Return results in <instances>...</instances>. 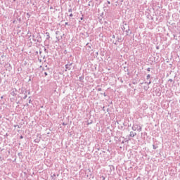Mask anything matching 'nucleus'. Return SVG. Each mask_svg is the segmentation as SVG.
<instances>
[{
  "instance_id": "nucleus-1",
  "label": "nucleus",
  "mask_w": 180,
  "mask_h": 180,
  "mask_svg": "<svg viewBox=\"0 0 180 180\" xmlns=\"http://www.w3.org/2000/svg\"><path fill=\"white\" fill-rule=\"evenodd\" d=\"M132 130H134V131H136V130H137V131H141V130H143V128H141V126H140V124H134L132 127H131Z\"/></svg>"
},
{
  "instance_id": "nucleus-2",
  "label": "nucleus",
  "mask_w": 180,
  "mask_h": 180,
  "mask_svg": "<svg viewBox=\"0 0 180 180\" xmlns=\"http://www.w3.org/2000/svg\"><path fill=\"white\" fill-rule=\"evenodd\" d=\"M33 41H37V43H41V41H43V39L41 38V35H40L39 32L37 33L36 39H33Z\"/></svg>"
},
{
  "instance_id": "nucleus-3",
  "label": "nucleus",
  "mask_w": 180,
  "mask_h": 180,
  "mask_svg": "<svg viewBox=\"0 0 180 180\" xmlns=\"http://www.w3.org/2000/svg\"><path fill=\"white\" fill-rule=\"evenodd\" d=\"M42 34H46V36L45 42L48 41V43H50V41H51V37H50V32H46V31H44Z\"/></svg>"
},
{
  "instance_id": "nucleus-4",
  "label": "nucleus",
  "mask_w": 180,
  "mask_h": 180,
  "mask_svg": "<svg viewBox=\"0 0 180 180\" xmlns=\"http://www.w3.org/2000/svg\"><path fill=\"white\" fill-rule=\"evenodd\" d=\"M72 64H74V63L68 61V63L66 65H65V71L67 72V70L68 71H70L71 70V68H72Z\"/></svg>"
},
{
  "instance_id": "nucleus-5",
  "label": "nucleus",
  "mask_w": 180,
  "mask_h": 180,
  "mask_svg": "<svg viewBox=\"0 0 180 180\" xmlns=\"http://www.w3.org/2000/svg\"><path fill=\"white\" fill-rule=\"evenodd\" d=\"M60 31H56V40L58 41H60V40L63 39V35H60Z\"/></svg>"
},
{
  "instance_id": "nucleus-6",
  "label": "nucleus",
  "mask_w": 180,
  "mask_h": 180,
  "mask_svg": "<svg viewBox=\"0 0 180 180\" xmlns=\"http://www.w3.org/2000/svg\"><path fill=\"white\" fill-rule=\"evenodd\" d=\"M5 68L6 71L11 72L12 71V65H11V63H7L5 65Z\"/></svg>"
},
{
  "instance_id": "nucleus-7",
  "label": "nucleus",
  "mask_w": 180,
  "mask_h": 180,
  "mask_svg": "<svg viewBox=\"0 0 180 180\" xmlns=\"http://www.w3.org/2000/svg\"><path fill=\"white\" fill-rule=\"evenodd\" d=\"M122 30L124 32L126 29H127V26H129V24L126 21H123L122 22Z\"/></svg>"
},
{
  "instance_id": "nucleus-8",
  "label": "nucleus",
  "mask_w": 180,
  "mask_h": 180,
  "mask_svg": "<svg viewBox=\"0 0 180 180\" xmlns=\"http://www.w3.org/2000/svg\"><path fill=\"white\" fill-rule=\"evenodd\" d=\"M124 32L127 33L126 36H130L133 34V32L130 30V26H127V29Z\"/></svg>"
},
{
  "instance_id": "nucleus-9",
  "label": "nucleus",
  "mask_w": 180,
  "mask_h": 180,
  "mask_svg": "<svg viewBox=\"0 0 180 180\" xmlns=\"http://www.w3.org/2000/svg\"><path fill=\"white\" fill-rule=\"evenodd\" d=\"M65 16H69V20L70 22H74V20H75V18H72V16H74V14L70 13V15H68V13H65Z\"/></svg>"
},
{
  "instance_id": "nucleus-10",
  "label": "nucleus",
  "mask_w": 180,
  "mask_h": 180,
  "mask_svg": "<svg viewBox=\"0 0 180 180\" xmlns=\"http://www.w3.org/2000/svg\"><path fill=\"white\" fill-rule=\"evenodd\" d=\"M155 93L156 94V96H161V89H156Z\"/></svg>"
},
{
  "instance_id": "nucleus-11",
  "label": "nucleus",
  "mask_w": 180,
  "mask_h": 180,
  "mask_svg": "<svg viewBox=\"0 0 180 180\" xmlns=\"http://www.w3.org/2000/svg\"><path fill=\"white\" fill-rule=\"evenodd\" d=\"M20 94H22L23 95H26V94H27V89L22 87L21 88V91L20 92Z\"/></svg>"
},
{
  "instance_id": "nucleus-12",
  "label": "nucleus",
  "mask_w": 180,
  "mask_h": 180,
  "mask_svg": "<svg viewBox=\"0 0 180 180\" xmlns=\"http://www.w3.org/2000/svg\"><path fill=\"white\" fill-rule=\"evenodd\" d=\"M108 167L110 168L109 172L110 174H112V172L115 171V166L110 165Z\"/></svg>"
},
{
  "instance_id": "nucleus-13",
  "label": "nucleus",
  "mask_w": 180,
  "mask_h": 180,
  "mask_svg": "<svg viewBox=\"0 0 180 180\" xmlns=\"http://www.w3.org/2000/svg\"><path fill=\"white\" fill-rule=\"evenodd\" d=\"M122 139H124V140H125V143H129V141H130V140H131V138L128 135L126 136V138L122 137Z\"/></svg>"
},
{
  "instance_id": "nucleus-14",
  "label": "nucleus",
  "mask_w": 180,
  "mask_h": 180,
  "mask_svg": "<svg viewBox=\"0 0 180 180\" xmlns=\"http://www.w3.org/2000/svg\"><path fill=\"white\" fill-rule=\"evenodd\" d=\"M110 25H111V22H110H110L108 23V21H104V26H105V27H106L107 29H108V27H109V26H110Z\"/></svg>"
},
{
  "instance_id": "nucleus-15",
  "label": "nucleus",
  "mask_w": 180,
  "mask_h": 180,
  "mask_svg": "<svg viewBox=\"0 0 180 180\" xmlns=\"http://www.w3.org/2000/svg\"><path fill=\"white\" fill-rule=\"evenodd\" d=\"M94 148H96V150H97L98 151H99L101 150V146L99 145V143H96Z\"/></svg>"
},
{
  "instance_id": "nucleus-16",
  "label": "nucleus",
  "mask_w": 180,
  "mask_h": 180,
  "mask_svg": "<svg viewBox=\"0 0 180 180\" xmlns=\"http://www.w3.org/2000/svg\"><path fill=\"white\" fill-rule=\"evenodd\" d=\"M124 39L122 38V37H117V40L116 41H118V43H122V41H123Z\"/></svg>"
},
{
  "instance_id": "nucleus-17",
  "label": "nucleus",
  "mask_w": 180,
  "mask_h": 180,
  "mask_svg": "<svg viewBox=\"0 0 180 180\" xmlns=\"http://www.w3.org/2000/svg\"><path fill=\"white\" fill-rule=\"evenodd\" d=\"M136 134H137L134 133V131H131L130 134L128 136L131 139L132 137H134V136H136Z\"/></svg>"
},
{
  "instance_id": "nucleus-18",
  "label": "nucleus",
  "mask_w": 180,
  "mask_h": 180,
  "mask_svg": "<svg viewBox=\"0 0 180 180\" xmlns=\"http://www.w3.org/2000/svg\"><path fill=\"white\" fill-rule=\"evenodd\" d=\"M18 155L20 160H22L23 158V154L22 152L18 153Z\"/></svg>"
},
{
  "instance_id": "nucleus-19",
  "label": "nucleus",
  "mask_w": 180,
  "mask_h": 180,
  "mask_svg": "<svg viewBox=\"0 0 180 180\" xmlns=\"http://www.w3.org/2000/svg\"><path fill=\"white\" fill-rule=\"evenodd\" d=\"M11 95H12V96H16V95H18V94L15 93V90H13L11 92Z\"/></svg>"
},
{
  "instance_id": "nucleus-20",
  "label": "nucleus",
  "mask_w": 180,
  "mask_h": 180,
  "mask_svg": "<svg viewBox=\"0 0 180 180\" xmlns=\"http://www.w3.org/2000/svg\"><path fill=\"white\" fill-rule=\"evenodd\" d=\"M40 139L41 137L34 139V143H40Z\"/></svg>"
},
{
  "instance_id": "nucleus-21",
  "label": "nucleus",
  "mask_w": 180,
  "mask_h": 180,
  "mask_svg": "<svg viewBox=\"0 0 180 180\" xmlns=\"http://www.w3.org/2000/svg\"><path fill=\"white\" fill-rule=\"evenodd\" d=\"M84 76L82 75V76H80L79 77V81H80V82H82L84 81Z\"/></svg>"
},
{
  "instance_id": "nucleus-22",
  "label": "nucleus",
  "mask_w": 180,
  "mask_h": 180,
  "mask_svg": "<svg viewBox=\"0 0 180 180\" xmlns=\"http://www.w3.org/2000/svg\"><path fill=\"white\" fill-rule=\"evenodd\" d=\"M148 88H150V86H148V84H147V86H143L144 91H148Z\"/></svg>"
},
{
  "instance_id": "nucleus-23",
  "label": "nucleus",
  "mask_w": 180,
  "mask_h": 180,
  "mask_svg": "<svg viewBox=\"0 0 180 180\" xmlns=\"http://www.w3.org/2000/svg\"><path fill=\"white\" fill-rule=\"evenodd\" d=\"M94 123V121L92 120L89 121L87 120V126H89V124H92Z\"/></svg>"
},
{
  "instance_id": "nucleus-24",
  "label": "nucleus",
  "mask_w": 180,
  "mask_h": 180,
  "mask_svg": "<svg viewBox=\"0 0 180 180\" xmlns=\"http://www.w3.org/2000/svg\"><path fill=\"white\" fill-rule=\"evenodd\" d=\"M153 150H157V148H158V146L157 144H153Z\"/></svg>"
},
{
  "instance_id": "nucleus-25",
  "label": "nucleus",
  "mask_w": 180,
  "mask_h": 180,
  "mask_svg": "<svg viewBox=\"0 0 180 180\" xmlns=\"http://www.w3.org/2000/svg\"><path fill=\"white\" fill-rule=\"evenodd\" d=\"M0 56L1 58H4V57H5V53H4V51L1 52Z\"/></svg>"
},
{
  "instance_id": "nucleus-26",
  "label": "nucleus",
  "mask_w": 180,
  "mask_h": 180,
  "mask_svg": "<svg viewBox=\"0 0 180 180\" xmlns=\"http://www.w3.org/2000/svg\"><path fill=\"white\" fill-rule=\"evenodd\" d=\"M168 82H170L171 84H175V81H174V79H169L168 80Z\"/></svg>"
},
{
  "instance_id": "nucleus-27",
  "label": "nucleus",
  "mask_w": 180,
  "mask_h": 180,
  "mask_svg": "<svg viewBox=\"0 0 180 180\" xmlns=\"http://www.w3.org/2000/svg\"><path fill=\"white\" fill-rule=\"evenodd\" d=\"M136 180H144V177L138 176Z\"/></svg>"
},
{
  "instance_id": "nucleus-28",
  "label": "nucleus",
  "mask_w": 180,
  "mask_h": 180,
  "mask_svg": "<svg viewBox=\"0 0 180 180\" xmlns=\"http://www.w3.org/2000/svg\"><path fill=\"white\" fill-rule=\"evenodd\" d=\"M98 154V151H95V153H94V157H96V155L97 157H99V155Z\"/></svg>"
},
{
  "instance_id": "nucleus-29",
  "label": "nucleus",
  "mask_w": 180,
  "mask_h": 180,
  "mask_svg": "<svg viewBox=\"0 0 180 180\" xmlns=\"http://www.w3.org/2000/svg\"><path fill=\"white\" fill-rule=\"evenodd\" d=\"M118 129H120V130H124V127H123V126H119Z\"/></svg>"
},
{
  "instance_id": "nucleus-30",
  "label": "nucleus",
  "mask_w": 180,
  "mask_h": 180,
  "mask_svg": "<svg viewBox=\"0 0 180 180\" xmlns=\"http://www.w3.org/2000/svg\"><path fill=\"white\" fill-rule=\"evenodd\" d=\"M150 78H151V75H148L146 76V79L148 80V79H150Z\"/></svg>"
},
{
  "instance_id": "nucleus-31",
  "label": "nucleus",
  "mask_w": 180,
  "mask_h": 180,
  "mask_svg": "<svg viewBox=\"0 0 180 180\" xmlns=\"http://www.w3.org/2000/svg\"><path fill=\"white\" fill-rule=\"evenodd\" d=\"M86 46H87L89 50L90 49H91V46L89 45V43H87V44H86Z\"/></svg>"
},
{
  "instance_id": "nucleus-32",
  "label": "nucleus",
  "mask_w": 180,
  "mask_h": 180,
  "mask_svg": "<svg viewBox=\"0 0 180 180\" xmlns=\"http://www.w3.org/2000/svg\"><path fill=\"white\" fill-rule=\"evenodd\" d=\"M26 15H27V18H28V19H29V18H30V16H32V15H30V13H27Z\"/></svg>"
},
{
  "instance_id": "nucleus-33",
  "label": "nucleus",
  "mask_w": 180,
  "mask_h": 180,
  "mask_svg": "<svg viewBox=\"0 0 180 180\" xmlns=\"http://www.w3.org/2000/svg\"><path fill=\"white\" fill-rule=\"evenodd\" d=\"M145 84H147V85H150L151 84V80H149V82H146Z\"/></svg>"
},
{
  "instance_id": "nucleus-34",
  "label": "nucleus",
  "mask_w": 180,
  "mask_h": 180,
  "mask_svg": "<svg viewBox=\"0 0 180 180\" xmlns=\"http://www.w3.org/2000/svg\"><path fill=\"white\" fill-rule=\"evenodd\" d=\"M122 134V132L120 131H117V136H120Z\"/></svg>"
},
{
  "instance_id": "nucleus-35",
  "label": "nucleus",
  "mask_w": 180,
  "mask_h": 180,
  "mask_svg": "<svg viewBox=\"0 0 180 180\" xmlns=\"http://www.w3.org/2000/svg\"><path fill=\"white\" fill-rule=\"evenodd\" d=\"M44 77H47V75H49V74L47 73V72H44Z\"/></svg>"
},
{
  "instance_id": "nucleus-36",
  "label": "nucleus",
  "mask_w": 180,
  "mask_h": 180,
  "mask_svg": "<svg viewBox=\"0 0 180 180\" xmlns=\"http://www.w3.org/2000/svg\"><path fill=\"white\" fill-rule=\"evenodd\" d=\"M26 98H27V94H25V96H23L22 99H26Z\"/></svg>"
},
{
  "instance_id": "nucleus-37",
  "label": "nucleus",
  "mask_w": 180,
  "mask_h": 180,
  "mask_svg": "<svg viewBox=\"0 0 180 180\" xmlns=\"http://www.w3.org/2000/svg\"><path fill=\"white\" fill-rule=\"evenodd\" d=\"M123 126H124L125 127H127V122H124L123 123Z\"/></svg>"
},
{
  "instance_id": "nucleus-38",
  "label": "nucleus",
  "mask_w": 180,
  "mask_h": 180,
  "mask_svg": "<svg viewBox=\"0 0 180 180\" xmlns=\"http://www.w3.org/2000/svg\"><path fill=\"white\" fill-rule=\"evenodd\" d=\"M17 20H18V22H20H20H22V18H17Z\"/></svg>"
},
{
  "instance_id": "nucleus-39",
  "label": "nucleus",
  "mask_w": 180,
  "mask_h": 180,
  "mask_svg": "<svg viewBox=\"0 0 180 180\" xmlns=\"http://www.w3.org/2000/svg\"><path fill=\"white\" fill-rule=\"evenodd\" d=\"M101 178L102 179V180L106 179V178L104 176H101Z\"/></svg>"
},
{
  "instance_id": "nucleus-40",
  "label": "nucleus",
  "mask_w": 180,
  "mask_h": 180,
  "mask_svg": "<svg viewBox=\"0 0 180 180\" xmlns=\"http://www.w3.org/2000/svg\"><path fill=\"white\" fill-rule=\"evenodd\" d=\"M71 12H72V8H69V9H68V13H71Z\"/></svg>"
},
{
  "instance_id": "nucleus-41",
  "label": "nucleus",
  "mask_w": 180,
  "mask_h": 180,
  "mask_svg": "<svg viewBox=\"0 0 180 180\" xmlns=\"http://www.w3.org/2000/svg\"><path fill=\"white\" fill-rule=\"evenodd\" d=\"M146 71H148V72H150V71H151V68H148L147 70H146Z\"/></svg>"
},
{
  "instance_id": "nucleus-42",
  "label": "nucleus",
  "mask_w": 180,
  "mask_h": 180,
  "mask_svg": "<svg viewBox=\"0 0 180 180\" xmlns=\"http://www.w3.org/2000/svg\"><path fill=\"white\" fill-rule=\"evenodd\" d=\"M66 26H71V24H69L68 22L65 23Z\"/></svg>"
},
{
  "instance_id": "nucleus-43",
  "label": "nucleus",
  "mask_w": 180,
  "mask_h": 180,
  "mask_svg": "<svg viewBox=\"0 0 180 180\" xmlns=\"http://www.w3.org/2000/svg\"><path fill=\"white\" fill-rule=\"evenodd\" d=\"M157 61H158V58L155 59V57H154V62L156 63Z\"/></svg>"
},
{
  "instance_id": "nucleus-44",
  "label": "nucleus",
  "mask_w": 180,
  "mask_h": 180,
  "mask_svg": "<svg viewBox=\"0 0 180 180\" xmlns=\"http://www.w3.org/2000/svg\"><path fill=\"white\" fill-rule=\"evenodd\" d=\"M86 37H89V34L88 32H86Z\"/></svg>"
},
{
  "instance_id": "nucleus-45",
  "label": "nucleus",
  "mask_w": 180,
  "mask_h": 180,
  "mask_svg": "<svg viewBox=\"0 0 180 180\" xmlns=\"http://www.w3.org/2000/svg\"><path fill=\"white\" fill-rule=\"evenodd\" d=\"M124 143H126L124 139L122 141H121V144H124Z\"/></svg>"
},
{
  "instance_id": "nucleus-46",
  "label": "nucleus",
  "mask_w": 180,
  "mask_h": 180,
  "mask_svg": "<svg viewBox=\"0 0 180 180\" xmlns=\"http://www.w3.org/2000/svg\"><path fill=\"white\" fill-rule=\"evenodd\" d=\"M32 37H33V39H36L37 34H33V35H32Z\"/></svg>"
},
{
  "instance_id": "nucleus-47",
  "label": "nucleus",
  "mask_w": 180,
  "mask_h": 180,
  "mask_svg": "<svg viewBox=\"0 0 180 180\" xmlns=\"http://www.w3.org/2000/svg\"><path fill=\"white\" fill-rule=\"evenodd\" d=\"M81 20H84V15H82V17L80 18Z\"/></svg>"
},
{
  "instance_id": "nucleus-48",
  "label": "nucleus",
  "mask_w": 180,
  "mask_h": 180,
  "mask_svg": "<svg viewBox=\"0 0 180 180\" xmlns=\"http://www.w3.org/2000/svg\"><path fill=\"white\" fill-rule=\"evenodd\" d=\"M30 4H31L32 5H34V3H33V1L32 0L30 1Z\"/></svg>"
},
{
  "instance_id": "nucleus-49",
  "label": "nucleus",
  "mask_w": 180,
  "mask_h": 180,
  "mask_svg": "<svg viewBox=\"0 0 180 180\" xmlns=\"http://www.w3.org/2000/svg\"><path fill=\"white\" fill-rule=\"evenodd\" d=\"M13 24L18 23V21H16V20H13Z\"/></svg>"
},
{
  "instance_id": "nucleus-50",
  "label": "nucleus",
  "mask_w": 180,
  "mask_h": 180,
  "mask_svg": "<svg viewBox=\"0 0 180 180\" xmlns=\"http://www.w3.org/2000/svg\"><path fill=\"white\" fill-rule=\"evenodd\" d=\"M62 124H63V126H67L68 124L65 122H63Z\"/></svg>"
},
{
  "instance_id": "nucleus-51",
  "label": "nucleus",
  "mask_w": 180,
  "mask_h": 180,
  "mask_svg": "<svg viewBox=\"0 0 180 180\" xmlns=\"http://www.w3.org/2000/svg\"><path fill=\"white\" fill-rule=\"evenodd\" d=\"M99 56V52L96 53V57H98Z\"/></svg>"
},
{
  "instance_id": "nucleus-52",
  "label": "nucleus",
  "mask_w": 180,
  "mask_h": 180,
  "mask_svg": "<svg viewBox=\"0 0 180 180\" xmlns=\"http://www.w3.org/2000/svg\"><path fill=\"white\" fill-rule=\"evenodd\" d=\"M132 84H133L134 85H136L137 82H132Z\"/></svg>"
},
{
  "instance_id": "nucleus-53",
  "label": "nucleus",
  "mask_w": 180,
  "mask_h": 180,
  "mask_svg": "<svg viewBox=\"0 0 180 180\" xmlns=\"http://www.w3.org/2000/svg\"><path fill=\"white\" fill-rule=\"evenodd\" d=\"M51 178H54V176H56V174H53V175L51 176Z\"/></svg>"
},
{
  "instance_id": "nucleus-54",
  "label": "nucleus",
  "mask_w": 180,
  "mask_h": 180,
  "mask_svg": "<svg viewBox=\"0 0 180 180\" xmlns=\"http://www.w3.org/2000/svg\"><path fill=\"white\" fill-rule=\"evenodd\" d=\"M113 44H115V46H117V41H115V42H112Z\"/></svg>"
},
{
  "instance_id": "nucleus-55",
  "label": "nucleus",
  "mask_w": 180,
  "mask_h": 180,
  "mask_svg": "<svg viewBox=\"0 0 180 180\" xmlns=\"http://www.w3.org/2000/svg\"><path fill=\"white\" fill-rule=\"evenodd\" d=\"M124 71H125V72H129V68H127Z\"/></svg>"
},
{
  "instance_id": "nucleus-56",
  "label": "nucleus",
  "mask_w": 180,
  "mask_h": 180,
  "mask_svg": "<svg viewBox=\"0 0 180 180\" xmlns=\"http://www.w3.org/2000/svg\"><path fill=\"white\" fill-rule=\"evenodd\" d=\"M103 15H104V13H103H103H101V14L100 15V16H101V18H103Z\"/></svg>"
},
{
  "instance_id": "nucleus-57",
  "label": "nucleus",
  "mask_w": 180,
  "mask_h": 180,
  "mask_svg": "<svg viewBox=\"0 0 180 180\" xmlns=\"http://www.w3.org/2000/svg\"><path fill=\"white\" fill-rule=\"evenodd\" d=\"M156 50H160V46H156Z\"/></svg>"
},
{
  "instance_id": "nucleus-58",
  "label": "nucleus",
  "mask_w": 180,
  "mask_h": 180,
  "mask_svg": "<svg viewBox=\"0 0 180 180\" xmlns=\"http://www.w3.org/2000/svg\"><path fill=\"white\" fill-rule=\"evenodd\" d=\"M97 91H102V88H98V89H97Z\"/></svg>"
},
{
  "instance_id": "nucleus-59",
  "label": "nucleus",
  "mask_w": 180,
  "mask_h": 180,
  "mask_svg": "<svg viewBox=\"0 0 180 180\" xmlns=\"http://www.w3.org/2000/svg\"><path fill=\"white\" fill-rule=\"evenodd\" d=\"M67 50H65L64 51H63V54H67Z\"/></svg>"
},
{
  "instance_id": "nucleus-60",
  "label": "nucleus",
  "mask_w": 180,
  "mask_h": 180,
  "mask_svg": "<svg viewBox=\"0 0 180 180\" xmlns=\"http://www.w3.org/2000/svg\"><path fill=\"white\" fill-rule=\"evenodd\" d=\"M20 140H22V139H23V136L22 135L20 136Z\"/></svg>"
},
{
  "instance_id": "nucleus-61",
  "label": "nucleus",
  "mask_w": 180,
  "mask_h": 180,
  "mask_svg": "<svg viewBox=\"0 0 180 180\" xmlns=\"http://www.w3.org/2000/svg\"><path fill=\"white\" fill-rule=\"evenodd\" d=\"M107 4H108V5H110V1H107Z\"/></svg>"
},
{
  "instance_id": "nucleus-62",
  "label": "nucleus",
  "mask_w": 180,
  "mask_h": 180,
  "mask_svg": "<svg viewBox=\"0 0 180 180\" xmlns=\"http://www.w3.org/2000/svg\"><path fill=\"white\" fill-rule=\"evenodd\" d=\"M13 90H14V91H15V94H16V92H18V89H13Z\"/></svg>"
},
{
  "instance_id": "nucleus-63",
  "label": "nucleus",
  "mask_w": 180,
  "mask_h": 180,
  "mask_svg": "<svg viewBox=\"0 0 180 180\" xmlns=\"http://www.w3.org/2000/svg\"><path fill=\"white\" fill-rule=\"evenodd\" d=\"M28 95H30V90L27 91V93Z\"/></svg>"
},
{
  "instance_id": "nucleus-64",
  "label": "nucleus",
  "mask_w": 180,
  "mask_h": 180,
  "mask_svg": "<svg viewBox=\"0 0 180 180\" xmlns=\"http://www.w3.org/2000/svg\"><path fill=\"white\" fill-rule=\"evenodd\" d=\"M102 110H103V112H105V106H103V107L102 108Z\"/></svg>"
}]
</instances>
